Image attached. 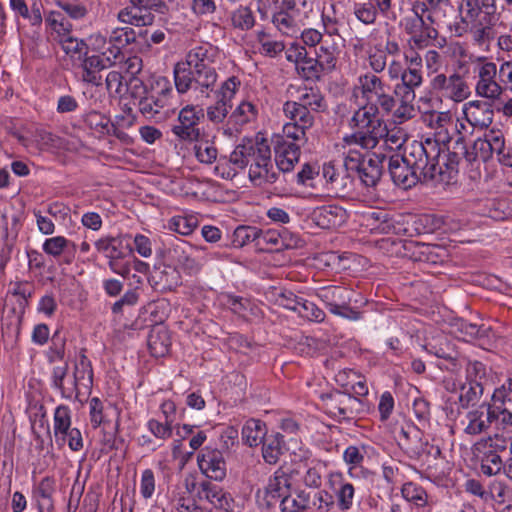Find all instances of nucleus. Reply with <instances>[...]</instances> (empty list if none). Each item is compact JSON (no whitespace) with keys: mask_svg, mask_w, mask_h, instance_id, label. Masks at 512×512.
Returning <instances> with one entry per match:
<instances>
[{"mask_svg":"<svg viewBox=\"0 0 512 512\" xmlns=\"http://www.w3.org/2000/svg\"><path fill=\"white\" fill-rule=\"evenodd\" d=\"M55 480L46 476L32 489V501L37 512H54Z\"/></svg>","mask_w":512,"mask_h":512,"instance_id":"nucleus-24","label":"nucleus"},{"mask_svg":"<svg viewBox=\"0 0 512 512\" xmlns=\"http://www.w3.org/2000/svg\"><path fill=\"white\" fill-rule=\"evenodd\" d=\"M430 87L433 91L456 102L463 101L470 94L466 81L458 73L450 76L443 73L437 74L431 79Z\"/></svg>","mask_w":512,"mask_h":512,"instance_id":"nucleus-13","label":"nucleus"},{"mask_svg":"<svg viewBox=\"0 0 512 512\" xmlns=\"http://www.w3.org/2000/svg\"><path fill=\"white\" fill-rule=\"evenodd\" d=\"M421 63L420 57L413 58L399 82L414 90L420 87L423 82Z\"/></svg>","mask_w":512,"mask_h":512,"instance_id":"nucleus-45","label":"nucleus"},{"mask_svg":"<svg viewBox=\"0 0 512 512\" xmlns=\"http://www.w3.org/2000/svg\"><path fill=\"white\" fill-rule=\"evenodd\" d=\"M198 226V220L194 216H175L170 220L171 230L181 234L190 235Z\"/></svg>","mask_w":512,"mask_h":512,"instance_id":"nucleus-54","label":"nucleus"},{"mask_svg":"<svg viewBox=\"0 0 512 512\" xmlns=\"http://www.w3.org/2000/svg\"><path fill=\"white\" fill-rule=\"evenodd\" d=\"M312 493L305 489L292 490L279 504L280 512H307L312 508Z\"/></svg>","mask_w":512,"mask_h":512,"instance_id":"nucleus-29","label":"nucleus"},{"mask_svg":"<svg viewBox=\"0 0 512 512\" xmlns=\"http://www.w3.org/2000/svg\"><path fill=\"white\" fill-rule=\"evenodd\" d=\"M240 86V81L232 76L215 91L216 101L206 108L207 119L213 124L223 123L232 108V100Z\"/></svg>","mask_w":512,"mask_h":512,"instance_id":"nucleus-11","label":"nucleus"},{"mask_svg":"<svg viewBox=\"0 0 512 512\" xmlns=\"http://www.w3.org/2000/svg\"><path fill=\"white\" fill-rule=\"evenodd\" d=\"M106 53L86 55L80 62L82 70L81 81L84 83L91 84L93 86H101L103 78L101 71L112 67L116 64V60L113 57L105 56Z\"/></svg>","mask_w":512,"mask_h":512,"instance_id":"nucleus-17","label":"nucleus"},{"mask_svg":"<svg viewBox=\"0 0 512 512\" xmlns=\"http://www.w3.org/2000/svg\"><path fill=\"white\" fill-rule=\"evenodd\" d=\"M475 73L478 78L475 87L477 95L491 100L498 99L503 88L496 80L497 74L499 75L496 64L493 62L478 64Z\"/></svg>","mask_w":512,"mask_h":512,"instance_id":"nucleus-15","label":"nucleus"},{"mask_svg":"<svg viewBox=\"0 0 512 512\" xmlns=\"http://www.w3.org/2000/svg\"><path fill=\"white\" fill-rule=\"evenodd\" d=\"M136 41V32L130 27L116 28L112 31L109 42L113 44L108 49L112 57L117 60L122 56L121 48Z\"/></svg>","mask_w":512,"mask_h":512,"instance_id":"nucleus-36","label":"nucleus"},{"mask_svg":"<svg viewBox=\"0 0 512 512\" xmlns=\"http://www.w3.org/2000/svg\"><path fill=\"white\" fill-rule=\"evenodd\" d=\"M413 15L406 16L401 21L404 31L411 36L410 41L418 48V32L420 23V14H425L428 8L425 3H417L413 6Z\"/></svg>","mask_w":512,"mask_h":512,"instance_id":"nucleus-42","label":"nucleus"},{"mask_svg":"<svg viewBox=\"0 0 512 512\" xmlns=\"http://www.w3.org/2000/svg\"><path fill=\"white\" fill-rule=\"evenodd\" d=\"M229 161L239 169L248 167V178L255 187L274 184L279 178L272 161L271 148L265 138H244L230 154Z\"/></svg>","mask_w":512,"mask_h":512,"instance_id":"nucleus-2","label":"nucleus"},{"mask_svg":"<svg viewBox=\"0 0 512 512\" xmlns=\"http://www.w3.org/2000/svg\"><path fill=\"white\" fill-rule=\"evenodd\" d=\"M294 102L315 114L324 112L327 109L325 97L317 87H304L300 89L299 96Z\"/></svg>","mask_w":512,"mask_h":512,"instance_id":"nucleus-32","label":"nucleus"},{"mask_svg":"<svg viewBox=\"0 0 512 512\" xmlns=\"http://www.w3.org/2000/svg\"><path fill=\"white\" fill-rule=\"evenodd\" d=\"M129 4L140 14H151V10L166 14L169 10L163 0H129Z\"/></svg>","mask_w":512,"mask_h":512,"instance_id":"nucleus-52","label":"nucleus"},{"mask_svg":"<svg viewBox=\"0 0 512 512\" xmlns=\"http://www.w3.org/2000/svg\"><path fill=\"white\" fill-rule=\"evenodd\" d=\"M218 57V48L209 43L191 48L186 55L185 63L193 70L196 86L200 87L202 93L213 91L218 78L215 68Z\"/></svg>","mask_w":512,"mask_h":512,"instance_id":"nucleus-6","label":"nucleus"},{"mask_svg":"<svg viewBox=\"0 0 512 512\" xmlns=\"http://www.w3.org/2000/svg\"><path fill=\"white\" fill-rule=\"evenodd\" d=\"M433 139L440 144L439 156L436 158V167H438L439 173L436 172L434 180L449 183L457 175L460 161L464 155L449 151V148L446 147V144L450 142L449 135Z\"/></svg>","mask_w":512,"mask_h":512,"instance_id":"nucleus-14","label":"nucleus"},{"mask_svg":"<svg viewBox=\"0 0 512 512\" xmlns=\"http://www.w3.org/2000/svg\"><path fill=\"white\" fill-rule=\"evenodd\" d=\"M222 303L237 315H243L249 305V301L247 299L232 294H224L222 296Z\"/></svg>","mask_w":512,"mask_h":512,"instance_id":"nucleus-64","label":"nucleus"},{"mask_svg":"<svg viewBox=\"0 0 512 512\" xmlns=\"http://www.w3.org/2000/svg\"><path fill=\"white\" fill-rule=\"evenodd\" d=\"M174 82L177 91L180 94L186 93L193 86H196V76L193 74V70L184 63H177L174 66Z\"/></svg>","mask_w":512,"mask_h":512,"instance_id":"nucleus-40","label":"nucleus"},{"mask_svg":"<svg viewBox=\"0 0 512 512\" xmlns=\"http://www.w3.org/2000/svg\"><path fill=\"white\" fill-rule=\"evenodd\" d=\"M61 49L70 60L75 62H81L83 58L88 54V45L83 39H79L73 36L62 37L59 39Z\"/></svg>","mask_w":512,"mask_h":512,"instance_id":"nucleus-39","label":"nucleus"},{"mask_svg":"<svg viewBox=\"0 0 512 512\" xmlns=\"http://www.w3.org/2000/svg\"><path fill=\"white\" fill-rule=\"evenodd\" d=\"M397 439L401 449L411 459L421 458L428 448L423 431L410 422L401 426Z\"/></svg>","mask_w":512,"mask_h":512,"instance_id":"nucleus-16","label":"nucleus"},{"mask_svg":"<svg viewBox=\"0 0 512 512\" xmlns=\"http://www.w3.org/2000/svg\"><path fill=\"white\" fill-rule=\"evenodd\" d=\"M46 21L52 29L58 34L59 39L62 37H70L72 31V24L68 21L63 14L57 11H51L46 18Z\"/></svg>","mask_w":512,"mask_h":512,"instance_id":"nucleus-49","label":"nucleus"},{"mask_svg":"<svg viewBox=\"0 0 512 512\" xmlns=\"http://www.w3.org/2000/svg\"><path fill=\"white\" fill-rule=\"evenodd\" d=\"M496 417L494 406L489 403H482L467 412V424L464 428V432L468 435L481 434L491 426Z\"/></svg>","mask_w":512,"mask_h":512,"instance_id":"nucleus-21","label":"nucleus"},{"mask_svg":"<svg viewBox=\"0 0 512 512\" xmlns=\"http://www.w3.org/2000/svg\"><path fill=\"white\" fill-rule=\"evenodd\" d=\"M118 19L123 23L131 25H148L152 23L153 15L140 14L135 11L134 8H131V5L129 4L127 7L119 11Z\"/></svg>","mask_w":512,"mask_h":512,"instance_id":"nucleus-50","label":"nucleus"},{"mask_svg":"<svg viewBox=\"0 0 512 512\" xmlns=\"http://www.w3.org/2000/svg\"><path fill=\"white\" fill-rule=\"evenodd\" d=\"M507 440L499 435L481 439L473 445V454L480 461L503 453L507 449Z\"/></svg>","mask_w":512,"mask_h":512,"instance_id":"nucleus-30","label":"nucleus"},{"mask_svg":"<svg viewBox=\"0 0 512 512\" xmlns=\"http://www.w3.org/2000/svg\"><path fill=\"white\" fill-rule=\"evenodd\" d=\"M318 296L329 311L349 320H359L361 313L350 306L351 291L342 286H329L320 290Z\"/></svg>","mask_w":512,"mask_h":512,"instance_id":"nucleus-9","label":"nucleus"},{"mask_svg":"<svg viewBox=\"0 0 512 512\" xmlns=\"http://www.w3.org/2000/svg\"><path fill=\"white\" fill-rule=\"evenodd\" d=\"M483 384L465 382L461 385L459 403L462 408H467L471 403L476 402L483 394Z\"/></svg>","mask_w":512,"mask_h":512,"instance_id":"nucleus-48","label":"nucleus"},{"mask_svg":"<svg viewBox=\"0 0 512 512\" xmlns=\"http://www.w3.org/2000/svg\"><path fill=\"white\" fill-rule=\"evenodd\" d=\"M260 229L255 226H238L232 236V245L241 248L248 243L255 242L256 245H261L259 241Z\"/></svg>","mask_w":512,"mask_h":512,"instance_id":"nucleus-43","label":"nucleus"},{"mask_svg":"<svg viewBox=\"0 0 512 512\" xmlns=\"http://www.w3.org/2000/svg\"><path fill=\"white\" fill-rule=\"evenodd\" d=\"M402 496L417 507H424L427 504V493L419 485L407 482L401 489Z\"/></svg>","mask_w":512,"mask_h":512,"instance_id":"nucleus-47","label":"nucleus"},{"mask_svg":"<svg viewBox=\"0 0 512 512\" xmlns=\"http://www.w3.org/2000/svg\"><path fill=\"white\" fill-rule=\"evenodd\" d=\"M262 443V456L266 463L276 464L284 450L283 436L279 433L266 436Z\"/></svg>","mask_w":512,"mask_h":512,"instance_id":"nucleus-37","label":"nucleus"},{"mask_svg":"<svg viewBox=\"0 0 512 512\" xmlns=\"http://www.w3.org/2000/svg\"><path fill=\"white\" fill-rule=\"evenodd\" d=\"M294 61L298 74L305 80L317 81L325 74L316 57H310L304 47L296 51Z\"/></svg>","mask_w":512,"mask_h":512,"instance_id":"nucleus-27","label":"nucleus"},{"mask_svg":"<svg viewBox=\"0 0 512 512\" xmlns=\"http://www.w3.org/2000/svg\"><path fill=\"white\" fill-rule=\"evenodd\" d=\"M68 370L67 363L53 367L51 386L68 400H80L82 395L90 394L93 387V368L85 349H81L71 377H68Z\"/></svg>","mask_w":512,"mask_h":512,"instance_id":"nucleus-4","label":"nucleus"},{"mask_svg":"<svg viewBox=\"0 0 512 512\" xmlns=\"http://www.w3.org/2000/svg\"><path fill=\"white\" fill-rule=\"evenodd\" d=\"M292 491V478L282 468H278L271 475L264 487V501L267 508L280 504L284 497Z\"/></svg>","mask_w":512,"mask_h":512,"instance_id":"nucleus-18","label":"nucleus"},{"mask_svg":"<svg viewBox=\"0 0 512 512\" xmlns=\"http://www.w3.org/2000/svg\"><path fill=\"white\" fill-rule=\"evenodd\" d=\"M440 144L431 137L423 141H413L405 147L404 153H395L389 157L388 170L393 183L404 189L414 187L424 179L434 180L439 173L436 158Z\"/></svg>","mask_w":512,"mask_h":512,"instance_id":"nucleus-1","label":"nucleus"},{"mask_svg":"<svg viewBox=\"0 0 512 512\" xmlns=\"http://www.w3.org/2000/svg\"><path fill=\"white\" fill-rule=\"evenodd\" d=\"M358 87L367 107L376 108L388 114L396 106L391 86L380 76L366 72L358 77Z\"/></svg>","mask_w":512,"mask_h":512,"instance_id":"nucleus-7","label":"nucleus"},{"mask_svg":"<svg viewBox=\"0 0 512 512\" xmlns=\"http://www.w3.org/2000/svg\"><path fill=\"white\" fill-rule=\"evenodd\" d=\"M69 244L70 241L63 236L48 238L43 244V251L48 255L58 257L64 252ZM71 245L75 248L74 243H71Z\"/></svg>","mask_w":512,"mask_h":512,"instance_id":"nucleus-61","label":"nucleus"},{"mask_svg":"<svg viewBox=\"0 0 512 512\" xmlns=\"http://www.w3.org/2000/svg\"><path fill=\"white\" fill-rule=\"evenodd\" d=\"M283 111L286 117L304 128L311 129L315 122V113L302 107L294 101H286L283 104Z\"/></svg>","mask_w":512,"mask_h":512,"instance_id":"nucleus-33","label":"nucleus"},{"mask_svg":"<svg viewBox=\"0 0 512 512\" xmlns=\"http://www.w3.org/2000/svg\"><path fill=\"white\" fill-rule=\"evenodd\" d=\"M346 210L338 205H324L313 212V220L324 229H335L345 223Z\"/></svg>","mask_w":512,"mask_h":512,"instance_id":"nucleus-25","label":"nucleus"},{"mask_svg":"<svg viewBox=\"0 0 512 512\" xmlns=\"http://www.w3.org/2000/svg\"><path fill=\"white\" fill-rule=\"evenodd\" d=\"M420 23L418 32V48H425L429 46L433 40L437 39L438 30L424 19V14L422 13L420 14Z\"/></svg>","mask_w":512,"mask_h":512,"instance_id":"nucleus-57","label":"nucleus"},{"mask_svg":"<svg viewBox=\"0 0 512 512\" xmlns=\"http://www.w3.org/2000/svg\"><path fill=\"white\" fill-rule=\"evenodd\" d=\"M355 489L351 483H342L336 492L337 505L341 511L349 510L353 505Z\"/></svg>","mask_w":512,"mask_h":512,"instance_id":"nucleus-60","label":"nucleus"},{"mask_svg":"<svg viewBox=\"0 0 512 512\" xmlns=\"http://www.w3.org/2000/svg\"><path fill=\"white\" fill-rule=\"evenodd\" d=\"M316 59L325 74L335 69L337 59L329 48L320 46L316 50Z\"/></svg>","mask_w":512,"mask_h":512,"instance_id":"nucleus-62","label":"nucleus"},{"mask_svg":"<svg viewBox=\"0 0 512 512\" xmlns=\"http://www.w3.org/2000/svg\"><path fill=\"white\" fill-rule=\"evenodd\" d=\"M256 115V107L250 102L242 101L229 115L224 134L232 136L234 131H239L245 124L254 120Z\"/></svg>","mask_w":512,"mask_h":512,"instance_id":"nucleus-26","label":"nucleus"},{"mask_svg":"<svg viewBox=\"0 0 512 512\" xmlns=\"http://www.w3.org/2000/svg\"><path fill=\"white\" fill-rule=\"evenodd\" d=\"M312 507L315 512H330L334 506V496L327 490H319L312 494Z\"/></svg>","mask_w":512,"mask_h":512,"instance_id":"nucleus-59","label":"nucleus"},{"mask_svg":"<svg viewBox=\"0 0 512 512\" xmlns=\"http://www.w3.org/2000/svg\"><path fill=\"white\" fill-rule=\"evenodd\" d=\"M494 154L495 153L490 148L486 139L484 137L478 138L474 141L472 150L470 151V154H468V162L472 163L478 157H480L484 162H487L493 157Z\"/></svg>","mask_w":512,"mask_h":512,"instance_id":"nucleus-58","label":"nucleus"},{"mask_svg":"<svg viewBox=\"0 0 512 512\" xmlns=\"http://www.w3.org/2000/svg\"><path fill=\"white\" fill-rule=\"evenodd\" d=\"M195 154L200 162L211 164L217 158V149L208 141H201L195 145Z\"/></svg>","mask_w":512,"mask_h":512,"instance_id":"nucleus-63","label":"nucleus"},{"mask_svg":"<svg viewBox=\"0 0 512 512\" xmlns=\"http://www.w3.org/2000/svg\"><path fill=\"white\" fill-rule=\"evenodd\" d=\"M273 24L284 34H293L298 30V16L279 10L272 17Z\"/></svg>","mask_w":512,"mask_h":512,"instance_id":"nucleus-46","label":"nucleus"},{"mask_svg":"<svg viewBox=\"0 0 512 512\" xmlns=\"http://www.w3.org/2000/svg\"><path fill=\"white\" fill-rule=\"evenodd\" d=\"M308 130L302 125L290 121L283 126V135L276 138H284V141H290V144H299V147H303L308 141L306 134Z\"/></svg>","mask_w":512,"mask_h":512,"instance_id":"nucleus-44","label":"nucleus"},{"mask_svg":"<svg viewBox=\"0 0 512 512\" xmlns=\"http://www.w3.org/2000/svg\"><path fill=\"white\" fill-rule=\"evenodd\" d=\"M197 462L201 472L208 478L222 481L226 477V462L220 450L203 448L197 456Z\"/></svg>","mask_w":512,"mask_h":512,"instance_id":"nucleus-19","label":"nucleus"},{"mask_svg":"<svg viewBox=\"0 0 512 512\" xmlns=\"http://www.w3.org/2000/svg\"><path fill=\"white\" fill-rule=\"evenodd\" d=\"M322 409L338 421H349L364 411L363 401L351 393L333 390L320 394Z\"/></svg>","mask_w":512,"mask_h":512,"instance_id":"nucleus-8","label":"nucleus"},{"mask_svg":"<svg viewBox=\"0 0 512 512\" xmlns=\"http://www.w3.org/2000/svg\"><path fill=\"white\" fill-rule=\"evenodd\" d=\"M365 220L372 230L387 233L391 228L390 217L385 210L371 211L365 215Z\"/></svg>","mask_w":512,"mask_h":512,"instance_id":"nucleus-51","label":"nucleus"},{"mask_svg":"<svg viewBox=\"0 0 512 512\" xmlns=\"http://www.w3.org/2000/svg\"><path fill=\"white\" fill-rule=\"evenodd\" d=\"M204 117V110L198 106L186 105L179 114L177 123L171 128L178 140L184 142H198L200 138V120Z\"/></svg>","mask_w":512,"mask_h":512,"instance_id":"nucleus-12","label":"nucleus"},{"mask_svg":"<svg viewBox=\"0 0 512 512\" xmlns=\"http://www.w3.org/2000/svg\"><path fill=\"white\" fill-rule=\"evenodd\" d=\"M147 343L152 356H165L171 345L170 335L166 327L162 325L153 326L149 332Z\"/></svg>","mask_w":512,"mask_h":512,"instance_id":"nucleus-31","label":"nucleus"},{"mask_svg":"<svg viewBox=\"0 0 512 512\" xmlns=\"http://www.w3.org/2000/svg\"><path fill=\"white\" fill-rule=\"evenodd\" d=\"M125 238L126 236H105L95 242V248L99 253L105 254L108 259H123Z\"/></svg>","mask_w":512,"mask_h":512,"instance_id":"nucleus-34","label":"nucleus"},{"mask_svg":"<svg viewBox=\"0 0 512 512\" xmlns=\"http://www.w3.org/2000/svg\"><path fill=\"white\" fill-rule=\"evenodd\" d=\"M465 119L474 127L488 128L494 117V110L486 101H470L464 105Z\"/></svg>","mask_w":512,"mask_h":512,"instance_id":"nucleus-23","label":"nucleus"},{"mask_svg":"<svg viewBox=\"0 0 512 512\" xmlns=\"http://www.w3.org/2000/svg\"><path fill=\"white\" fill-rule=\"evenodd\" d=\"M384 160V155L374 154L362 163V167L357 172V175L366 187H375L377 185L382 176V163Z\"/></svg>","mask_w":512,"mask_h":512,"instance_id":"nucleus-28","label":"nucleus"},{"mask_svg":"<svg viewBox=\"0 0 512 512\" xmlns=\"http://www.w3.org/2000/svg\"><path fill=\"white\" fill-rule=\"evenodd\" d=\"M198 495L201 499H206L215 509L223 512H234L237 507L229 492L208 480L200 483Z\"/></svg>","mask_w":512,"mask_h":512,"instance_id":"nucleus-20","label":"nucleus"},{"mask_svg":"<svg viewBox=\"0 0 512 512\" xmlns=\"http://www.w3.org/2000/svg\"><path fill=\"white\" fill-rule=\"evenodd\" d=\"M380 110L363 106L355 111L350 127L351 136L346 138L349 144H356L364 149H373L386 134V125L379 117Z\"/></svg>","mask_w":512,"mask_h":512,"instance_id":"nucleus-5","label":"nucleus"},{"mask_svg":"<svg viewBox=\"0 0 512 512\" xmlns=\"http://www.w3.org/2000/svg\"><path fill=\"white\" fill-rule=\"evenodd\" d=\"M300 150L299 144H290V141H284V138H275L274 154L278 171L291 172L299 162Z\"/></svg>","mask_w":512,"mask_h":512,"instance_id":"nucleus-22","label":"nucleus"},{"mask_svg":"<svg viewBox=\"0 0 512 512\" xmlns=\"http://www.w3.org/2000/svg\"><path fill=\"white\" fill-rule=\"evenodd\" d=\"M461 19L455 26L457 36L470 33L478 46H488L494 40L498 21L496 0H462Z\"/></svg>","mask_w":512,"mask_h":512,"instance_id":"nucleus-3","label":"nucleus"},{"mask_svg":"<svg viewBox=\"0 0 512 512\" xmlns=\"http://www.w3.org/2000/svg\"><path fill=\"white\" fill-rule=\"evenodd\" d=\"M179 280L180 275L172 266L156 269L149 279L154 288L161 291L173 289L179 284Z\"/></svg>","mask_w":512,"mask_h":512,"instance_id":"nucleus-35","label":"nucleus"},{"mask_svg":"<svg viewBox=\"0 0 512 512\" xmlns=\"http://www.w3.org/2000/svg\"><path fill=\"white\" fill-rule=\"evenodd\" d=\"M266 433V425L256 419H249L242 428V438L250 447L258 446L266 437Z\"/></svg>","mask_w":512,"mask_h":512,"instance_id":"nucleus-41","label":"nucleus"},{"mask_svg":"<svg viewBox=\"0 0 512 512\" xmlns=\"http://www.w3.org/2000/svg\"><path fill=\"white\" fill-rule=\"evenodd\" d=\"M66 338L57 330L51 338V346L47 352L49 363L63 361L65 357Z\"/></svg>","mask_w":512,"mask_h":512,"instance_id":"nucleus-53","label":"nucleus"},{"mask_svg":"<svg viewBox=\"0 0 512 512\" xmlns=\"http://www.w3.org/2000/svg\"><path fill=\"white\" fill-rule=\"evenodd\" d=\"M155 83L160 87V90L156 94L151 90L150 94L141 97L138 101V109L145 118L158 121L163 119L162 110L169 105L172 87L165 77L157 78Z\"/></svg>","mask_w":512,"mask_h":512,"instance_id":"nucleus-10","label":"nucleus"},{"mask_svg":"<svg viewBox=\"0 0 512 512\" xmlns=\"http://www.w3.org/2000/svg\"><path fill=\"white\" fill-rule=\"evenodd\" d=\"M229 23L233 29L242 32L249 31L256 24L254 12L249 6L240 5L229 14Z\"/></svg>","mask_w":512,"mask_h":512,"instance_id":"nucleus-38","label":"nucleus"},{"mask_svg":"<svg viewBox=\"0 0 512 512\" xmlns=\"http://www.w3.org/2000/svg\"><path fill=\"white\" fill-rule=\"evenodd\" d=\"M466 368V381L474 384H483V380L486 378V367L480 361H470L466 358L464 364Z\"/></svg>","mask_w":512,"mask_h":512,"instance_id":"nucleus-56","label":"nucleus"},{"mask_svg":"<svg viewBox=\"0 0 512 512\" xmlns=\"http://www.w3.org/2000/svg\"><path fill=\"white\" fill-rule=\"evenodd\" d=\"M296 313L300 317L309 321L322 322L325 319V313L316 304L304 298L300 301V305L296 308Z\"/></svg>","mask_w":512,"mask_h":512,"instance_id":"nucleus-55","label":"nucleus"}]
</instances>
